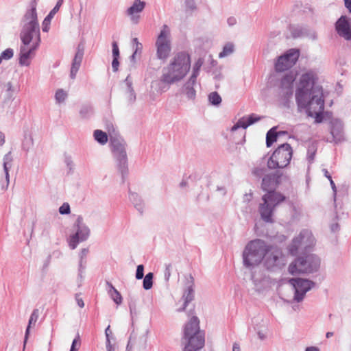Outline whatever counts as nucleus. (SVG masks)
Wrapping results in <instances>:
<instances>
[{"label": "nucleus", "instance_id": "f257e3e1", "mask_svg": "<svg viewBox=\"0 0 351 351\" xmlns=\"http://www.w3.org/2000/svg\"><path fill=\"white\" fill-rule=\"evenodd\" d=\"M191 67L189 56L180 52L177 53L171 60L169 64L164 68L160 82L152 83V88L157 89L160 83L171 84L183 79Z\"/></svg>", "mask_w": 351, "mask_h": 351}, {"label": "nucleus", "instance_id": "f03ea898", "mask_svg": "<svg viewBox=\"0 0 351 351\" xmlns=\"http://www.w3.org/2000/svg\"><path fill=\"white\" fill-rule=\"evenodd\" d=\"M181 342L183 351H198L204 346V332L200 330L197 317L193 315L184 325Z\"/></svg>", "mask_w": 351, "mask_h": 351}, {"label": "nucleus", "instance_id": "7ed1b4c3", "mask_svg": "<svg viewBox=\"0 0 351 351\" xmlns=\"http://www.w3.org/2000/svg\"><path fill=\"white\" fill-rule=\"evenodd\" d=\"M300 108L306 109L308 115L315 118V122L321 123L323 121L324 110V99L322 86H316L310 97H305V104L298 105Z\"/></svg>", "mask_w": 351, "mask_h": 351}, {"label": "nucleus", "instance_id": "20e7f679", "mask_svg": "<svg viewBox=\"0 0 351 351\" xmlns=\"http://www.w3.org/2000/svg\"><path fill=\"white\" fill-rule=\"evenodd\" d=\"M267 250V244L263 240L255 239L250 241L245 246L243 259L247 267H254L262 263Z\"/></svg>", "mask_w": 351, "mask_h": 351}, {"label": "nucleus", "instance_id": "39448f33", "mask_svg": "<svg viewBox=\"0 0 351 351\" xmlns=\"http://www.w3.org/2000/svg\"><path fill=\"white\" fill-rule=\"evenodd\" d=\"M27 19L29 22L25 25L23 31L21 34V38L23 43V46L32 47L36 49L40 43V31L37 23V14L35 8H32L31 10L25 15Z\"/></svg>", "mask_w": 351, "mask_h": 351}, {"label": "nucleus", "instance_id": "423d86ee", "mask_svg": "<svg viewBox=\"0 0 351 351\" xmlns=\"http://www.w3.org/2000/svg\"><path fill=\"white\" fill-rule=\"evenodd\" d=\"M317 80L318 77L313 71H308L301 75L295 93L298 105L305 104V97H310L313 90L316 86H321L317 84Z\"/></svg>", "mask_w": 351, "mask_h": 351}, {"label": "nucleus", "instance_id": "0eeeda50", "mask_svg": "<svg viewBox=\"0 0 351 351\" xmlns=\"http://www.w3.org/2000/svg\"><path fill=\"white\" fill-rule=\"evenodd\" d=\"M262 199L263 203L259 207L261 217L266 222H271L274 209L283 202L286 197L280 193L271 191L264 195Z\"/></svg>", "mask_w": 351, "mask_h": 351}, {"label": "nucleus", "instance_id": "6e6552de", "mask_svg": "<svg viewBox=\"0 0 351 351\" xmlns=\"http://www.w3.org/2000/svg\"><path fill=\"white\" fill-rule=\"evenodd\" d=\"M293 155V149L288 143H284L278 147L267 161L269 169H282L290 163Z\"/></svg>", "mask_w": 351, "mask_h": 351}, {"label": "nucleus", "instance_id": "1a4fd4ad", "mask_svg": "<svg viewBox=\"0 0 351 351\" xmlns=\"http://www.w3.org/2000/svg\"><path fill=\"white\" fill-rule=\"evenodd\" d=\"M319 259L313 254L299 258L289 267L290 274L294 275L300 273H311L316 271L319 266Z\"/></svg>", "mask_w": 351, "mask_h": 351}, {"label": "nucleus", "instance_id": "9d476101", "mask_svg": "<svg viewBox=\"0 0 351 351\" xmlns=\"http://www.w3.org/2000/svg\"><path fill=\"white\" fill-rule=\"evenodd\" d=\"M156 56L160 60H167L169 56L171 47L170 31L167 25H164L156 41Z\"/></svg>", "mask_w": 351, "mask_h": 351}, {"label": "nucleus", "instance_id": "9b49d317", "mask_svg": "<svg viewBox=\"0 0 351 351\" xmlns=\"http://www.w3.org/2000/svg\"><path fill=\"white\" fill-rule=\"evenodd\" d=\"M314 243L315 239L311 232L308 230H304L298 237L293 239L289 250L291 255H295L299 248L302 247L307 248L314 245Z\"/></svg>", "mask_w": 351, "mask_h": 351}, {"label": "nucleus", "instance_id": "f8f14e48", "mask_svg": "<svg viewBox=\"0 0 351 351\" xmlns=\"http://www.w3.org/2000/svg\"><path fill=\"white\" fill-rule=\"evenodd\" d=\"M300 56L298 49H291L286 53L280 56L275 64L276 71L282 72L292 67L298 61Z\"/></svg>", "mask_w": 351, "mask_h": 351}, {"label": "nucleus", "instance_id": "ddd939ff", "mask_svg": "<svg viewBox=\"0 0 351 351\" xmlns=\"http://www.w3.org/2000/svg\"><path fill=\"white\" fill-rule=\"evenodd\" d=\"M283 256L281 250L276 246L267 245V250L264 255L263 263L267 269L278 266L282 263Z\"/></svg>", "mask_w": 351, "mask_h": 351}, {"label": "nucleus", "instance_id": "4468645a", "mask_svg": "<svg viewBox=\"0 0 351 351\" xmlns=\"http://www.w3.org/2000/svg\"><path fill=\"white\" fill-rule=\"evenodd\" d=\"M289 283L295 289V300L298 302L301 301L305 293L313 286V282L302 278H291Z\"/></svg>", "mask_w": 351, "mask_h": 351}, {"label": "nucleus", "instance_id": "2eb2a0df", "mask_svg": "<svg viewBox=\"0 0 351 351\" xmlns=\"http://www.w3.org/2000/svg\"><path fill=\"white\" fill-rule=\"evenodd\" d=\"M295 80V74L290 72L286 74L281 80L279 87V95L285 100L290 98L293 95V83Z\"/></svg>", "mask_w": 351, "mask_h": 351}, {"label": "nucleus", "instance_id": "dca6fc26", "mask_svg": "<svg viewBox=\"0 0 351 351\" xmlns=\"http://www.w3.org/2000/svg\"><path fill=\"white\" fill-rule=\"evenodd\" d=\"M335 29L338 34L347 40H351V28L346 16H341L335 24Z\"/></svg>", "mask_w": 351, "mask_h": 351}, {"label": "nucleus", "instance_id": "f3484780", "mask_svg": "<svg viewBox=\"0 0 351 351\" xmlns=\"http://www.w3.org/2000/svg\"><path fill=\"white\" fill-rule=\"evenodd\" d=\"M280 176L276 173L268 174L264 176L262 181V189L265 191H271L279 183Z\"/></svg>", "mask_w": 351, "mask_h": 351}, {"label": "nucleus", "instance_id": "a211bd4d", "mask_svg": "<svg viewBox=\"0 0 351 351\" xmlns=\"http://www.w3.org/2000/svg\"><path fill=\"white\" fill-rule=\"evenodd\" d=\"M145 6L144 1L141 0H135L133 5L130 7L127 10V14L131 17V20L136 23L138 22V16H136V14L141 12Z\"/></svg>", "mask_w": 351, "mask_h": 351}, {"label": "nucleus", "instance_id": "6ab92c4d", "mask_svg": "<svg viewBox=\"0 0 351 351\" xmlns=\"http://www.w3.org/2000/svg\"><path fill=\"white\" fill-rule=\"evenodd\" d=\"M196 75L193 74L189 81L184 85L182 94L186 100H193L195 98V90L193 86L195 83Z\"/></svg>", "mask_w": 351, "mask_h": 351}, {"label": "nucleus", "instance_id": "aec40b11", "mask_svg": "<svg viewBox=\"0 0 351 351\" xmlns=\"http://www.w3.org/2000/svg\"><path fill=\"white\" fill-rule=\"evenodd\" d=\"M261 119V117L252 114L247 118H242L238 121V122L232 128V131H235L239 128H243L244 129L247 128L249 125L254 123L255 122Z\"/></svg>", "mask_w": 351, "mask_h": 351}, {"label": "nucleus", "instance_id": "412c9836", "mask_svg": "<svg viewBox=\"0 0 351 351\" xmlns=\"http://www.w3.org/2000/svg\"><path fill=\"white\" fill-rule=\"evenodd\" d=\"M36 49H33L32 47H25L21 46L20 51V58H19V63L21 65L27 66L29 64V58L31 57L32 53Z\"/></svg>", "mask_w": 351, "mask_h": 351}, {"label": "nucleus", "instance_id": "4be33fe9", "mask_svg": "<svg viewBox=\"0 0 351 351\" xmlns=\"http://www.w3.org/2000/svg\"><path fill=\"white\" fill-rule=\"evenodd\" d=\"M331 134L335 142H340L343 140V126L339 122H334L331 128Z\"/></svg>", "mask_w": 351, "mask_h": 351}, {"label": "nucleus", "instance_id": "5701e85b", "mask_svg": "<svg viewBox=\"0 0 351 351\" xmlns=\"http://www.w3.org/2000/svg\"><path fill=\"white\" fill-rule=\"evenodd\" d=\"M83 53L81 51H77L75 54V56L73 59L72 66L71 69V78H75V75L79 70L82 60Z\"/></svg>", "mask_w": 351, "mask_h": 351}, {"label": "nucleus", "instance_id": "b1692460", "mask_svg": "<svg viewBox=\"0 0 351 351\" xmlns=\"http://www.w3.org/2000/svg\"><path fill=\"white\" fill-rule=\"evenodd\" d=\"M38 319V309H34L30 316V318H29V323H28V326H27V330H26V332H25V340L27 339V336L29 335V328L30 327L33 325L34 326L36 322H37Z\"/></svg>", "mask_w": 351, "mask_h": 351}, {"label": "nucleus", "instance_id": "393cba45", "mask_svg": "<svg viewBox=\"0 0 351 351\" xmlns=\"http://www.w3.org/2000/svg\"><path fill=\"white\" fill-rule=\"evenodd\" d=\"M94 137L97 141L101 145H104L108 142V136L106 132L97 130L94 132Z\"/></svg>", "mask_w": 351, "mask_h": 351}, {"label": "nucleus", "instance_id": "a878e982", "mask_svg": "<svg viewBox=\"0 0 351 351\" xmlns=\"http://www.w3.org/2000/svg\"><path fill=\"white\" fill-rule=\"evenodd\" d=\"M276 141H277V133L274 128L271 129L267 133V136H266L267 146L270 147Z\"/></svg>", "mask_w": 351, "mask_h": 351}, {"label": "nucleus", "instance_id": "bb28decb", "mask_svg": "<svg viewBox=\"0 0 351 351\" xmlns=\"http://www.w3.org/2000/svg\"><path fill=\"white\" fill-rule=\"evenodd\" d=\"M234 51V45L232 43L226 44L223 49V51L219 53V57L220 58H224L232 53Z\"/></svg>", "mask_w": 351, "mask_h": 351}, {"label": "nucleus", "instance_id": "cd10ccee", "mask_svg": "<svg viewBox=\"0 0 351 351\" xmlns=\"http://www.w3.org/2000/svg\"><path fill=\"white\" fill-rule=\"evenodd\" d=\"M112 149L114 152L119 153L123 156H125L124 147L121 143L117 141H112Z\"/></svg>", "mask_w": 351, "mask_h": 351}, {"label": "nucleus", "instance_id": "c85d7f7f", "mask_svg": "<svg viewBox=\"0 0 351 351\" xmlns=\"http://www.w3.org/2000/svg\"><path fill=\"white\" fill-rule=\"evenodd\" d=\"M153 274L152 273H148L144 278L143 280V288L145 289H149L152 288L153 285Z\"/></svg>", "mask_w": 351, "mask_h": 351}, {"label": "nucleus", "instance_id": "c756f323", "mask_svg": "<svg viewBox=\"0 0 351 351\" xmlns=\"http://www.w3.org/2000/svg\"><path fill=\"white\" fill-rule=\"evenodd\" d=\"M209 101L214 105H218L221 102V98L217 92L211 93L208 96Z\"/></svg>", "mask_w": 351, "mask_h": 351}, {"label": "nucleus", "instance_id": "7c9ffc66", "mask_svg": "<svg viewBox=\"0 0 351 351\" xmlns=\"http://www.w3.org/2000/svg\"><path fill=\"white\" fill-rule=\"evenodd\" d=\"M61 6V2L58 1L56 6L52 9V10L49 12L47 16L44 20V25L47 21L50 22L53 16L56 14V12L59 10L60 7Z\"/></svg>", "mask_w": 351, "mask_h": 351}, {"label": "nucleus", "instance_id": "2f4dec72", "mask_svg": "<svg viewBox=\"0 0 351 351\" xmlns=\"http://www.w3.org/2000/svg\"><path fill=\"white\" fill-rule=\"evenodd\" d=\"M8 159V157L6 156L3 162V169L5 173L6 186H8L9 184V169L11 167L10 162L7 161Z\"/></svg>", "mask_w": 351, "mask_h": 351}, {"label": "nucleus", "instance_id": "473e14b6", "mask_svg": "<svg viewBox=\"0 0 351 351\" xmlns=\"http://www.w3.org/2000/svg\"><path fill=\"white\" fill-rule=\"evenodd\" d=\"M79 241H81L79 238V233H75L70 237L69 246L71 249H75L77 247Z\"/></svg>", "mask_w": 351, "mask_h": 351}, {"label": "nucleus", "instance_id": "72a5a7b5", "mask_svg": "<svg viewBox=\"0 0 351 351\" xmlns=\"http://www.w3.org/2000/svg\"><path fill=\"white\" fill-rule=\"evenodd\" d=\"M111 288L112 290V293H111L112 298L113 300L117 304H119L121 303L122 298L119 292L111 285Z\"/></svg>", "mask_w": 351, "mask_h": 351}, {"label": "nucleus", "instance_id": "f704fd0d", "mask_svg": "<svg viewBox=\"0 0 351 351\" xmlns=\"http://www.w3.org/2000/svg\"><path fill=\"white\" fill-rule=\"evenodd\" d=\"M89 230L87 228L78 229L76 233H79V238L81 241L86 240L89 235Z\"/></svg>", "mask_w": 351, "mask_h": 351}, {"label": "nucleus", "instance_id": "c9c22d12", "mask_svg": "<svg viewBox=\"0 0 351 351\" xmlns=\"http://www.w3.org/2000/svg\"><path fill=\"white\" fill-rule=\"evenodd\" d=\"M67 97L66 93L62 89H59L56 93V99L58 102L60 103L65 100Z\"/></svg>", "mask_w": 351, "mask_h": 351}, {"label": "nucleus", "instance_id": "e433bc0d", "mask_svg": "<svg viewBox=\"0 0 351 351\" xmlns=\"http://www.w3.org/2000/svg\"><path fill=\"white\" fill-rule=\"evenodd\" d=\"M203 63H204V60L202 58H199L196 61V62L195 63L194 66H193V74H195L196 76L198 75V72H199L201 66H202Z\"/></svg>", "mask_w": 351, "mask_h": 351}, {"label": "nucleus", "instance_id": "4c0bfd02", "mask_svg": "<svg viewBox=\"0 0 351 351\" xmlns=\"http://www.w3.org/2000/svg\"><path fill=\"white\" fill-rule=\"evenodd\" d=\"M13 54L14 53L12 49H7L1 53V56L3 59L9 60L13 56Z\"/></svg>", "mask_w": 351, "mask_h": 351}, {"label": "nucleus", "instance_id": "58836bf2", "mask_svg": "<svg viewBox=\"0 0 351 351\" xmlns=\"http://www.w3.org/2000/svg\"><path fill=\"white\" fill-rule=\"evenodd\" d=\"M59 212L64 215V214H69L70 213V206L69 204L64 203L59 208Z\"/></svg>", "mask_w": 351, "mask_h": 351}, {"label": "nucleus", "instance_id": "ea45409f", "mask_svg": "<svg viewBox=\"0 0 351 351\" xmlns=\"http://www.w3.org/2000/svg\"><path fill=\"white\" fill-rule=\"evenodd\" d=\"M133 42L135 43L136 45V49H135V51L134 53H133L132 56L134 57L138 52H141L142 51V49H143V45L141 43H140L138 40V39L136 38H134L133 39Z\"/></svg>", "mask_w": 351, "mask_h": 351}, {"label": "nucleus", "instance_id": "a19ab883", "mask_svg": "<svg viewBox=\"0 0 351 351\" xmlns=\"http://www.w3.org/2000/svg\"><path fill=\"white\" fill-rule=\"evenodd\" d=\"M144 267L143 265H139L137 267L136 278L137 279H141L143 277Z\"/></svg>", "mask_w": 351, "mask_h": 351}, {"label": "nucleus", "instance_id": "79ce46f5", "mask_svg": "<svg viewBox=\"0 0 351 351\" xmlns=\"http://www.w3.org/2000/svg\"><path fill=\"white\" fill-rule=\"evenodd\" d=\"M112 55L114 58H117L119 56V49L117 42L112 43Z\"/></svg>", "mask_w": 351, "mask_h": 351}, {"label": "nucleus", "instance_id": "37998d69", "mask_svg": "<svg viewBox=\"0 0 351 351\" xmlns=\"http://www.w3.org/2000/svg\"><path fill=\"white\" fill-rule=\"evenodd\" d=\"M192 292L193 289L191 288H189L188 295H186V301L184 302V308L186 307V304L192 300Z\"/></svg>", "mask_w": 351, "mask_h": 351}, {"label": "nucleus", "instance_id": "c03bdc74", "mask_svg": "<svg viewBox=\"0 0 351 351\" xmlns=\"http://www.w3.org/2000/svg\"><path fill=\"white\" fill-rule=\"evenodd\" d=\"M75 300L80 308H83L84 306V301L82 298L80 297V295L77 294L75 295Z\"/></svg>", "mask_w": 351, "mask_h": 351}, {"label": "nucleus", "instance_id": "a18cd8bd", "mask_svg": "<svg viewBox=\"0 0 351 351\" xmlns=\"http://www.w3.org/2000/svg\"><path fill=\"white\" fill-rule=\"evenodd\" d=\"M119 64V63L118 61V58H114L112 62V66L114 71H117L118 70Z\"/></svg>", "mask_w": 351, "mask_h": 351}, {"label": "nucleus", "instance_id": "49530a36", "mask_svg": "<svg viewBox=\"0 0 351 351\" xmlns=\"http://www.w3.org/2000/svg\"><path fill=\"white\" fill-rule=\"evenodd\" d=\"M263 169L256 168L253 170V174L256 176H261L263 174Z\"/></svg>", "mask_w": 351, "mask_h": 351}, {"label": "nucleus", "instance_id": "de8ad7c7", "mask_svg": "<svg viewBox=\"0 0 351 351\" xmlns=\"http://www.w3.org/2000/svg\"><path fill=\"white\" fill-rule=\"evenodd\" d=\"M80 343L77 339H74L72 343V346L70 351H75V347L80 346Z\"/></svg>", "mask_w": 351, "mask_h": 351}, {"label": "nucleus", "instance_id": "09e8293b", "mask_svg": "<svg viewBox=\"0 0 351 351\" xmlns=\"http://www.w3.org/2000/svg\"><path fill=\"white\" fill-rule=\"evenodd\" d=\"M345 6L348 8L350 12H351V0H343Z\"/></svg>", "mask_w": 351, "mask_h": 351}, {"label": "nucleus", "instance_id": "8fccbe9b", "mask_svg": "<svg viewBox=\"0 0 351 351\" xmlns=\"http://www.w3.org/2000/svg\"><path fill=\"white\" fill-rule=\"evenodd\" d=\"M5 143V135L0 131V146Z\"/></svg>", "mask_w": 351, "mask_h": 351}, {"label": "nucleus", "instance_id": "3c124183", "mask_svg": "<svg viewBox=\"0 0 351 351\" xmlns=\"http://www.w3.org/2000/svg\"><path fill=\"white\" fill-rule=\"evenodd\" d=\"M49 23H50V22L47 21L45 25H44V23L43 24V32H47L48 31Z\"/></svg>", "mask_w": 351, "mask_h": 351}, {"label": "nucleus", "instance_id": "603ef678", "mask_svg": "<svg viewBox=\"0 0 351 351\" xmlns=\"http://www.w3.org/2000/svg\"><path fill=\"white\" fill-rule=\"evenodd\" d=\"M228 23L230 25H234L235 23H236V19L234 18V17H230L228 19Z\"/></svg>", "mask_w": 351, "mask_h": 351}, {"label": "nucleus", "instance_id": "864d4df0", "mask_svg": "<svg viewBox=\"0 0 351 351\" xmlns=\"http://www.w3.org/2000/svg\"><path fill=\"white\" fill-rule=\"evenodd\" d=\"M232 351H240L239 345L237 343H234L233 345V350Z\"/></svg>", "mask_w": 351, "mask_h": 351}, {"label": "nucleus", "instance_id": "5fc2aeb1", "mask_svg": "<svg viewBox=\"0 0 351 351\" xmlns=\"http://www.w3.org/2000/svg\"><path fill=\"white\" fill-rule=\"evenodd\" d=\"M305 351H319V349L316 347H308Z\"/></svg>", "mask_w": 351, "mask_h": 351}, {"label": "nucleus", "instance_id": "6e6d98bb", "mask_svg": "<svg viewBox=\"0 0 351 351\" xmlns=\"http://www.w3.org/2000/svg\"><path fill=\"white\" fill-rule=\"evenodd\" d=\"M328 178L329 179V180H330V184H331V186H332V188L333 189H335V185L334 182H333V181H332V180L331 176H329L328 177Z\"/></svg>", "mask_w": 351, "mask_h": 351}, {"label": "nucleus", "instance_id": "4d7b16f0", "mask_svg": "<svg viewBox=\"0 0 351 351\" xmlns=\"http://www.w3.org/2000/svg\"><path fill=\"white\" fill-rule=\"evenodd\" d=\"M332 335H333V332H328L326 333V337H327V338H330V337H331Z\"/></svg>", "mask_w": 351, "mask_h": 351}, {"label": "nucleus", "instance_id": "13d9d810", "mask_svg": "<svg viewBox=\"0 0 351 351\" xmlns=\"http://www.w3.org/2000/svg\"><path fill=\"white\" fill-rule=\"evenodd\" d=\"M109 327H110V326H108V327L106 328V335H107V336H108V333H107V330H109Z\"/></svg>", "mask_w": 351, "mask_h": 351}, {"label": "nucleus", "instance_id": "bf43d9fd", "mask_svg": "<svg viewBox=\"0 0 351 351\" xmlns=\"http://www.w3.org/2000/svg\"><path fill=\"white\" fill-rule=\"evenodd\" d=\"M2 59H3V58L0 56V64H1V62H2Z\"/></svg>", "mask_w": 351, "mask_h": 351}, {"label": "nucleus", "instance_id": "052dcab7", "mask_svg": "<svg viewBox=\"0 0 351 351\" xmlns=\"http://www.w3.org/2000/svg\"><path fill=\"white\" fill-rule=\"evenodd\" d=\"M59 1H60L61 3L62 2V0H59Z\"/></svg>", "mask_w": 351, "mask_h": 351}]
</instances>
